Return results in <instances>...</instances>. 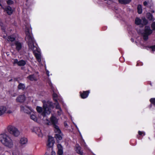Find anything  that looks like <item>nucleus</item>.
<instances>
[{"mask_svg":"<svg viewBox=\"0 0 155 155\" xmlns=\"http://www.w3.org/2000/svg\"><path fill=\"white\" fill-rule=\"evenodd\" d=\"M25 34L28 40V45L29 48L31 49H33L35 47L34 46L35 40L32 35L30 32V29L29 28L26 27L25 30Z\"/></svg>","mask_w":155,"mask_h":155,"instance_id":"nucleus-1","label":"nucleus"},{"mask_svg":"<svg viewBox=\"0 0 155 155\" xmlns=\"http://www.w3.org/2000/svg\"><path fill=\"white\" fill-rule=\"evenodd\" d=\"M56 103H53L51 101H48L46 104H44L43 107L44 108V110L43 111L42 115L44 117H45L46 115V114L48 113V112L49 114L50 113V111H49V108H53L54 107V105L56 104Z\"/></svg>","mask_w":155,"mask_h":155,"instance_id":"nucleus-2","label":"nucleus"},{"mask_svg":"<svg viewBox=\"0 0 155 155\" xmlns=\"http://www.w3.org/2000/svg\"><path fill=\"white\" fill-rule=\"evenodd\" d=\"M8 131L10 134L15 137H18L20 134V133L18 129L15 127L9 125L8 127Z\"/></svg>","mask_w":155,"mask_h":155,"instance_id":"nucleus-3","label":"nucleus"},{"mask_svg":"<svg viewBox=\"0 0 155 155\" xmlns=\"http://www.w3.org/2000/svg\"><path fill=\"white\" fill-rule=\"evenodd\" d=\"M10 140V137L7 134H0V141L3 144L4 143L7 144L5 142L6 140Z\"/></svg>","mask_w":155,"mask_h":155,"instance_id":"nucleus-4","label":"nucleus"},{"mask_svg":"<svg viewBox=\"0 0 155 155\" xmlns=\"http://www.w3.org/2000/svg\"><path fill=\"white\" fill-rule=\"evenodd\" d=\"M3 9H4V12H5L9 15H12L14 12L13 9L9 5H7L5 8H3Z\"/></svg>","mask_w":155,"mask_h":155,"instance_id":"nucleus-5","label":"nucleus"},{"mask_svg":"<svg viewBox=\"0 0 155 155\" xmlns=\"http://www.w3.org/2000/svg\"><path fill=\"white\" fill-rule=\"evenodd\" d=\"M28 142V139L26 138L23 137L21 138L19 141V147L21 148H23L27 144Z\"/></svg>","mask_w":155,"mask_h":155,"instance_id":"nucleus-6","label":"nucleus"},{"mask_svg":"<svg viewBox=\"0 0 155 155\" xmlns=\"http://www.w3.org/2000/svg\"><path fill=\"white\" fill-rule=\"evenodd\" d=\"M90 92V90L81 91L79 92L80 97L83 99L86 98L88 97Z\"/></svg>","mask_w":155,"mask_h":155,"instance_id":"nucleus-7","label":"nucleus"},{"mask_svg":"<svg viewBox=\"0 0 155 155\" xmlns=\"http://www.w3.org/2000/svg\"><path fill=\"white\" fill-rule=\"evenodd\" d=\"M54 143V138L50 136H49L48 140L47 147L49 148L52 147Z\"/></svg>","mask_w":155,"mask_h":155,"instance_id":"nucleus-8","label":"nucleus"},{"mask_svg":"<svg viewBox=\"0 0 155 155\" xmlns=\"http://www.w3.org/2000/svg\"><path fill=\"white\" fill-rule=\"evenodd\" d=\"M15 46V49L18 51H19L22 48V43L18 41H15L14 43Z\"/></svg>","mask_w":155,"mask_h":155,"instance_id":"nucleus-9","label":"nucleus"},{"mask_svg":"<svg viewBox=\"0 0 155 155\" xmlns=\"http://www.w3.org/2000/svg\"><path fill=\"white\" fill-rule=\"evenodd\" d=\"M153 33L152 30L150 29V27L148 26H146L145 27L144 32L143 33L146 35H150Z\"/></svg>","mask_w":155,"mask_h":155,"instance_id":"nucleus-10","label":"nucleus"},{"mask_svg":"<svg viewBox=\"0 0 155 155\" xmlns=\"http://www.w3.org/2000/svg\"><path fill=\"white\" fill-rule=\"evenodd\" d=\"M50 120L53 125V127L55 125H57L56 124H57L58 122V120L53 115L51 116L50 118Z\"/></svg>","mask_w":155,"mask_h":155,"instance_id":"nucleus-11","label":"nucleus"},{"mask_svg":"<svg viewBox=\"0 0 155 155\" xmlns=\"http://www.w3.org/2000/svg\"><path fill=\"white\" fill-rule=\"evenodd\" d=\"M20 107L21 111H23L27 114H30L31 113V110L28 107L22 105L20 106Z\"/></svg>","mask_w":155,"mask_h":155,"instance_id":"nucleus-12","label":"nucleus"},{"mask_svg":"<svg viewBox=\"0 0 155 155\" xmlns=\"http://www.w3.org/2000/svg\"><path fill=\"white\" fill-rule=\"evenodd\" d=\"M25 97L24 94L19 95L16 99L17 102L20 103L24 102L25 100Z\"/></svg>","mask_w":155,"mask_h":155,"instance_id":"nucleus-13","label":"nucleus"},{"mask_svg":"<svg viewBox=\"0 0 155 155\" xmlns=\"http://www.w3.org/2000/svg\"><path fill=\"white\" fill-rule=\"evenodd\" d=\"M81 147L78 144H77L75 146V150L77 153L80 155H83V152L82 150H81Z\"/></svg>","mask_w":155,"mask_h":155,"instance_id":"nucleus-14","label":"nucleus"},{"mask_svg":"<svg viewBox=\"0 0 155 155\" xmlns=\"http://www.w3.org/2000/svg\"><path fill=\"white\" fill-rule=\"evenodd\" d=\"M33 131L38 135V137H42V134L40 128L37 127H34L33 128Z\"/></svg>","mask_w":155,"mask_h":155,"instance_id":"nucleus-15","label":"nucleus"},{"mask_svg":"<svg viewBox=\"0 0 155 155\" xmlns=\"http://www.w3.org/2000/svg\"><path fill=\"white\" fill-rule=\"evenodd\" d=\"M6 140V141H5V142H6V143H7V144H6L5 143H4L3 144L5 146L9 148H12L13 146V143L12 140L10 138V140Z\"/></svg>","mask_w":155,"mask_h":155,"instance_id":"nucleus-16","label":"nucleus"},{"mask_svg":"<svg viewBox=\"0 0 155 155\" xmlns=\"http://www.w3.org/2000/svg\"><path fill=\"white\" fill-rule=\"evenodd\" d=\"M57 148L58 149V154L59 155H62L63 154V148L61 144H58L57 145Z\"/></svg>","mask_w":155,"mask_h":155,"instance_id":"nucleus-17","label":"nucleus"},{"mask_svg":"<svg viewBox=\"0 0 155 155\" xmlns=\"http://www.w3.org/2000/svg\"><path fill=\"white\" fill-rule=\"evenodd\" d=\"M6 107L5 106H0V116L3 114L6 110Z\"/></svg>","mask_w":155,"mask_h":155,"instance_id":"nucleus-18","label":"nucleus"},{"mask_svg":"<svg viewBox=\"0 0 155 155\" xmlns=\"http://www.w3.org/2000/svg\"><path fill=\"white\" fill-rule=\"evenodd\" d=\"M25 84L19 83L17 86L18 89L19 90H22L24 91L25 89Z\"/></svg>","mask_w":155,"mask_h":155,"instance_id":"nucleus-19","label":"nucleus"},{"mask_svg":"<svg viewBox=\"0 0 155 155\" xmlns=\"http://www.w3.org/2000/svg\"><path fill=\"white\" fill-rule=\"evenodd\" d=\"M146 17L149 21H153L154 20V18H153V15L150 12L147 13Z\"/></svg>","mask_w":155,"mask_h":155,"instance_id":"nucleus-20","label":"nucleus"},{"mask_svg":"<svg viewBox=\"0 0 155 155\" xmlns=\"http://www.w3.org/2000/svg\"><path fill=\"white\" fill-rule=\"evenodd\" d=\"M131 0H118L119 3L124 5H126L129 3Z\"/></svg>","mask_w":155,"mask_h":155,"instance_id":"nucleus-21","label":"nucleus"},{"mask_svg":"<svg viewBox=\"0 0 155 155\" xmlns=\"http://www.w3.org/2000/svg\"><path fill=\"white\" fill-rule=\"evenodd\" d=\"M54 128V131L55 133L57 134H62L61 131L59 129L58 126L57 125H55L53 127Z\"/></svg>","mask_w":155,"mask_h":155,"instance_id":"nucleus-22","label":"nucleus"},{"mask_svg":"<svg viewBox=\"0 0 155 155\" xmlns=\"http://www.w3.org/2000/svg\"><path fill=\"white\" fill-rule=\"evenodd\" d=\"M27 78L31 81H36V79L35 77L34 74H32L29 75L27 77Z\"/></svg>","mask_w":155,"mask_h":155,"instance_id":"nucleus-23","label":"nucleus"},{"mask_svg":"<svg viewBox=\"0 0 155 155\" xmlns=\"http://www.w3.org/2000/svg\"><path fill=\"white\" fill-rule=\"evenodd\" d=\"M137 12L139 14H141L142 12V7L141 5L139 4L138 5L137 8Z\"/></svg>","mask_w":155,"mask_h":155,"instance_id":"nucleus-24","label":"nucleus"},{"mask_svg":"<svg viewBox=\"0 0 155 155\" xmlns=\"http://www.w3.org/2000/svg\"><path fill=\"white\" fill-rule=\"evenodd\" d=\"M62 134H55L54 137L57 140H60L62 139L61 136Z\"/></svg>","mask_w":155,"mask_h":155,"instance_id":"nucleus-25","label":"nucleus"},{"mask_svg":"<svg viewBox=\"0 0 155 155\" xmlns=\"http://www.w3.org/2000/svg\"><path fill=\"white\" fill-rule=\"evenodd\" d=\"M26 64V62L23 60H21L19 61L18 65L19 66H24Z\"/></svg>","mask_w":155,"mask_h":155,"instance_id":"nucleus-26","label":"nucleus"},{"mask_svg":"<svg viewBox=\"0 0 155 155\" xmlns=\"http://www.w3.org/2000/svg\"><path fill=\"white\" fill-rule=\"evenodd\" d=\"M35 56L37 61L38 62H40L41 61V54L37 53H35Z\"/></svg>","mask_w":155,"mask_h":155,"instance_id":"nucleus-27","label":"nucleus"},{"mask_svg":"<svg viewBox=\"0 0 155 155\" xmlns=\"http://www.w3.org/2000/svg\"><path fill=\"white\" fill-rule=\"evenodd\" d=\"M141 20L138 17H137L135 19V23L137 25H139L141 23Z\"/></svg>","mask_w":155,"mask_h":155,"instance_id":"nucleus-28","label":"nucleus"},{"mask_svg":"<svg viewBox=\"0 0 155 155\" xmlns=\"http://www.w3.org/2000/svg\"><path fill=\"white\" fill-rule=\"evenodd\" d=\"M16 38L15 37H12V36H8V41L13 42L15 41Z\"/></svg>","mask_w":155,"mask_h":155,"instance_id":"nucleus-29","label":"nucleus"},{"mask_svg":"<svg viewBox=\"0 0 155 155\" xmlns=\"http://www.w3.org/2000/svg\"><path fill=\"white\" fill-rule=\"evenodd\" d=\"M53 99V101L55 102H58L57 100L58 95L55 93H54L52 94Z\"/></svg>","mask_w":155,"mask_h":155,"instance_id":"nucleus-30","label":"nucleus"},{"mask_svg":"<svg viewBox=\"0 0 155 155\" xmlns=\"http://www.w3.org/2000/svg\"><path fill=\"white\" fill-rule=\"evenodd\" d=\"M148 20L145 18H144L142 19V25H146L148 23Z\"/></svg>","mask_w":155,"mask_h":155,"instance_id":"nucleus-31","label":"nucleus"},{"mask_svg":"<svg viewBox=\"0 0 155 155\" xmlns=\"http://www.w3.org/2000/svg\"><path fill=\"white\" fill-rule=\"evenodd\" d=\"M30 118L35 121H37V118L36 116L33 114H31L30 116Z\"/></svg>","mask_w":155,"mask_h":155,"instance_id":"nucleus-32","label":"nucleus"},{"mask_svg":"<svg viewBox=\"0 0 155 155\" xmlns=\"http://www.w3.org/2000/svg\"><path fill=\"white\" fill-rule=\"evenodd\" d=\"M150 103L153 104V105L155 107V98H150L149 100Z\"/></svg>","mask_w":155,"mask_h":155,"instance_id":"nucleus-33","label":"nucleus"},{"mask_svg":"<svg viewBox=\"0 0 155 155\" xmlns=\"http://www.w3.org/2000/svg\"><path fill=\"white\" fill-rule=\"evenodd\" d=\"M36 110L39 113H42V108L41 107L39 106H37L36 107Z\"/></svg>","mask_w":155,"mask_h":155,"instance_id":"nucleus-34","label":"nucleus"},{"mask_svg":"<svg viewBox=\"0 0 155 155\" xmlns=\"http://www.w3.org/2000/svg\"><path fill=\"white\" fill-rule=\"evenodd\" d=\"M6 3L8 5L10 6L13 4L14 3V2L12 0H8L6 1Z\"/></svg>","mask_w":155,"mask_h":155,"instance_id":"nucleus-35","label":"nucleus"},{"mask_svg":"<svg viewBox=\"0 0 155 155\" xmlns=\"http://www.w3.org/2000/svg\"><path fill=\"white\" fill-rule=\"evenodd\" d=\"M149 35H146L145 34L143 33V40L146 41L148 39V36Z\"/></svg>","mask_w":155,"mask_h":155,"instance_id":"nucleus-36","label":"nucleus"},{"mask_svg":"<svg viewBox=\"0 0 155 155\" xmlns=\"http://www.w3.org/2000/svg\"><path fill=\"white\" fill-rule=\"evenodd\" d=\"M56 103V104L55 105L56 106H55V108L56 109H59L60 110H61V108L60 107V106L59 105L58 102H55Z\"/></svg>","mask_w":155,"mask_h":155,"instance_id":"nucleus-37","label":"nucleus"},{"mask_svg":"<svg viewBox=\"0 0 155 155\" xmlns=\"http://www.w3.org/2000/svg\"><path fill=\"white\" fill-rule=\"evenodd\" d=\"M151 27L153 30H155V22H154L152 23L151 25Z\"/></svg>","mask_w":155,"mask_h":155,"instance_id":"nucleus-38","label":"nucleus"},{"mask_svg":"<svg viewBox=\"0 0 155 155\" xmlns=\"http://www.w3.org/2000/svg\"><path fill=\"white\" fill-rule=\"evenodd\" d=\"M45 155H50V154L49 153L46 152ZM51 155H55V152L53 151H52L51 153Z\"/></svg>","mask_w":155,"mask_h":155,"instance_id":"nucleus-39","label":"nucleus"},{"mask_svg":"<svg viewBox=\"0 0 155 155\" xmlns=\"http://www.w3.org/2000/svg\"><path fill=\"white\" fill-rule=\"evenodd\" d=\"M138 133L139 135L140 136H144L145 135L144 132L140 131H138Z\"/></svg>","mask_w":155,"mask_h":155,"instance_id":"nucleus-40","label":"nucleus"},{"mask_svg":"<svg viewBox=\"0 0 155 155\" xmlns=\"http://www.w3.org/2000/svg\"><path fill=\"white\" fill-rule=\"evenodd\" d=\"M18 62H19V61H18V59H15L14 60L13 64H17L18 65Z\"/></svg>","mask_w":155,"mask_h":155,"instance_id":"nucleus-41","label":"nucleus"},{"mask_svg":"<svg viewBox=\"0 0 155 155\" xmlns=\"http://www.w3.org/2000/svg\"><path fill=\"white\" fill-rule=\"evenodd\" d=\"M150 48L152 49L153 51H154L155 50V45L150 46Z\"/></svg>","mask_w":155,"mask_h":155,"instance_id":"nucleus-42","label":"nucleus"},{"mask_svg":"<svg viewBox=\"0 0 155 155\" xmlns=\"http://www.w3.org/2000/svg\"><path fill=\"white\" fill-rule=\"evenodd\" d=\"M62 111V109H61V110H59V111H57V113H58V115L60 116L61 115Z\"/></svg>","mask_w":155,"mask_h":155,"instance_id":"nucleus-43","label":"nucleus"},{"mask_svg":"<svg viewBox=\"0 0 155 155\" xmlns=\"http://www.w3.org/2000/svg\"><path fill=\"white\" fill-rule=\"evenodd\" d=\"M143 4L144 6L147 7V5H148V3L147 1H145L143 2Z\"/></svg>","mask_w":155,"mask_h":155,"instance_id":"nucleus-44","label":"nucleus"},{"mask_svg":"<svg viewBox=\"0 0 155 155\" xmlns=\"http://www.w3.org/2000/svg\"><path fill=\"white\" fill-rule=\"evenodd\" d=\"M46 74H47V75L49 77V71H46Z\"/></svg>","mask_w":155,"mask_h":155,"instance_id":"nucleus-45","label":"nucleus"},{"mask_svg":"<svg viewBox=\"0 0 155 155\" xmlns=\"http://www.w3.org/2000/svg\"><path fill=\"white\" fill-rule=\"evenodd\" d=\"M153 105V104H152L150 103V105H149V107L150 108H151L152 106V105Z\"/></svg>","mask_w":155,"mask_h":155,"instance_id":"nucleus-46","label":"nucleus"},{"mask_svg":"<svg viewBox=\"0 0 155 155\" xmlns=\"http://www.w3.org/2000/svg\"><path fill=\"white\" fill-rule=\"evenodd\" d=\"M12 113V111L11 110H8V113L9 114H10Z\"/></svg>","mask_w":155,"mask_h":155,"instance_id":"nucleus-47","label":"nucleus"},{"mask_svg":"<svg viewBox=\"0 0 155 155\" xmlns=\"http://www.w3.org/2000/svg\"><path fill=\"white\" fill-rule=\"evenodd\" d=\"M1 1L0 0V6H1L2 8H3V6L1 4Z\"/></svg>","mask_w":155,"mask_h":155,"instance_id":"nucleus-48","label":"nucleus"},{"mask_svg":"<svg viewBox=\"0 0 155 155\" xmlns=\"http://www.w3.org/2000/svg\"><path fill=\"white\" fill-rule=\"evenodd\" d=\"M64 125L65 127H66L67 126V124L66 123H64Z\"/></svg>","mask_w":155,"mask_h":155,"instance_id":"nucleus-49","label":"nucleus"},{"mask_svg":"<svg viewBox=\"0 0 155 155\" xmlns=\"http://www.w3.org/2000/svg\"><path fill=\"white\" fill-rule=\"evenodd\" d=\"M49 85H50V86H51V85H52V84L51 83H49Z\"/></svg>","mask_w":155,"mask_h":155,"instance_id":"nucleus-50","label":"nucleus"},{"mask_svg":"<svg viewBox=\"0 0 155 155\" xmlns=\"http://www.w3.org/2000/svg\"><path fill=\"white\" fill-rule=\"evenodd\" d=\"M105 28V30H106V27H104V28Z\"/></svg>","mask_w":155,"mask_h":155,"instance_id":"nucleus-51","label":"nucleus"},{"mask_svg":"<svg viewBox=\"0 0 155 155\" xmlns=\"http://www.w3.org/2000/svg\"><path fill=\"white\" fill-rule=\"evenodd\" d=\"M15 80H16V81H17V78H15Z\"/></svg>","mask_w":155,"mask_h":155,"instance_id":"nucleus-52","label":"nucleus"},{"mask_svg":"<svg viewBox=\"0 0 155 155\" xmlns=\"http://www.w3.org/2000/svg\"><path fill=\"white\" fill-rule=\"evenodd\" d=\"M131 40L132 41H133V38H131Z\"/></svg>","mask_w":155,"mask_h":155,"instance_id":"nucleus-53","label":"nucleus"},{"mask_svg":"<svg viewBox=\"0 0 155 155\" xmlns=\"http://www.w3.org/2000/svg\"><path fill=\"white\" fill-rule=\"evenodd\" d=\"M12 79H11V80H10L9 81H12Z\"/></svg>","mask_w":155,"mask_h":155,"instance_id":"nucleus-54","label":"nucleus"},{"mask_svg":"<svg viewBox=\"0 0 155 155\" xmlns=\"http://www.w3.org/2000/svg\"><path fill=\"white\" fill-rule=\"evenodd\" d=\"M14 45V44H12V46H13V45Z\"/></svg>","mask_w":155,"mask_h":155,"instance_id":"nucleus-55","label":"nucleus"},{"mask_svg":"<svg viewBox=\"0 0 155 155\" xmlns=\"http://www.w3.org/2000/svg\"><path fill=\"white\" fill-rule=\"evenodd\" d=\"M152 12H154V11H152Z\"/></svg>","mask_w":155,"mask_h":155,"instance_id":"nucleus-56","label":"nucleus"},{"mask_svg":"<svg viewBox=\"0 0 155 155\" xmlns=\"http://www.w3.org/2000/svg\"><path fill=\"white\" fill-rule=\"evenodd\" d=\"M104 0V1H106L107 0Z\"/></svg>","mask_w":155,"mask_h":155,"instance_id":"nucleus-57","label":"nucleus"}]
</instances>
